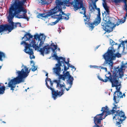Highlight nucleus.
<instances>
[{"instance_id": "nucleus-16", "label": "nucleus", "mask_w": 127, "mask_h": 127, "mask_svg": "<svg viewBox=\"0 0 127 127\" xmlns=\"http://www.w3.org/2000/svg\"><path fill=\"white\" fill-rule=\"evenodd\" d=\"M95 9L98 11V15L94 22L93 23L94 24V25H95V26H96L100 23L101 19L100 16V9L98 8H96Z\"/></svg>"}, {"instance_id": "nucleus-29", "label": "nucleus", "mask_w": 127, "mask_h": 127, "mask_svg": "<svg viewBox=\"0 0 127 127\" xmlns=\"http://www.w3.org/2000/svg\"><path fill=\"white\" fill-rule=\"evenodd\" d=\"M97 77L98 78V79L99 80L104 82V80L103 79H102L101 78L100 76H99V74H98L97 75Z\"/></svg>"}, {"instance_id": "nucleus-12", "label": "nucleus", "mask_w": 127, "mask_h": 127, "mask_svg": "<svg viewBox=\"0 0 127 127\" xmlns=\"http://www.w3.org/2000/svg\"><path fill=\"white\" fill-rule=\"evenodd\" d=\"M105 118V116H103L100 114L97 115L94 117V121L95 125L93 127H101L98 125L101 124V121Z\"/></svg>"}, {"instance_id": "nucleus-40", "label": "nucleus", "mask_w": 127, "mask_h": 127, "mask_svg": "<svg viewBox=\"0 0 127 127\" xmlns=\"http://www.w3.org/2000/svg\"><path fill=\"white\" fill-rule=\"evenodd\" d=\"M115 44L116 45H117V43H116L115 44Z\"/></svg>"}, {"instance_id": "nucleus-41", "label": "nucleus", "mask_w": 127, "mask_h": 127, "mask_svg": "<svg viewBox=\"0 0 127 127\" xmlns=\"http://www.w3.org/2000/svg\"><path fill=\"white\" fill-rule=\"evenodd\" d=\"M3 122V123H5V122H4V121H3V122Z\"/></svg>"}, {"instance_id": "nucleus-45", "label": "nucleus", "mask_w": 127, "mask_h": 127, "mask_svg": "<svg viewBox=\"0 0 127 127\" xmlns=\"http://www.w3.org/2000/svg\"><path fill=\"white\" fill-rule=\"evenodd\" d=\"M64 71L63 72V73H64Z\"/></svg>"}, {"instance_id": "nucleus-9", "label": "nucleus", "mask_w": 127, "mask_h": 127, "mask_svg": "<svg viewBox=\"0 0 127 127\" xmlns=\"http://www.w3.org/2000/svg\"><path fill=\"white\" fill-rule=\"evenodd\" d=\"M114 86L112 87H116V91L115 92L114 95L113 100L114 102L113 103V110L115 111L116 109H118V107L117 106V103H118L121 98H123V97H125V95L124 93L122 95V93L120 91L121 88V83L120 81L115 84Z\"/></svg>"}, {"instance_id": "nucleus-46", "label": "nucleus", "mask_w": 127, "mask_h": 127, "mask_svg": "<svg viewBox=\"0 0 127 127\" xmlns=\"http://www.w3.org/2000/svg\"><path fill=\"white\" fill-rule=\"evenodd\" d=\"M1 35L2 34V33H1Z\"/></svg>"}, {"instance_id": "nucleus-44", "label": "nucleus", "mask_w": 127, "mask_h": 127, "mask_svg": "<svg viewBox=\"0 0 127 127\" xmlns=\"http://www.w3.org/2000/svg\"><path fill=\"white\" fill-rule=\"evenodd\" d=\"M104 64H105V63H104V64H103V65H104Z\"/></svg>"}, {"instance_id": "nucleus-13", "label": "nucleus", "mask_w": 127, "mask_h": 127, "mask_svg": "<svg viewBox=\"0 0 127 127\" xmlns=\"http://www.w3.org/2000/svg\"><path fill=\"white\" fill-rule=\"evenodd\" d=\"M52 57L54 58V59L56 60L57 61L58 63L56 64H58L60 66H65L64 65V64H66V63L67 62L65 61V58L62 57H58L56 52H55L54 54H52Z\"/></svg>"}, {"instance_id": "nucleus-37", "label": "nucleus", "mask_w": 127, "mask_h": 127, "mask_svg": "<svg viewBox=\"0 0 127 127\" xmlns=\"http://www.w3.org/2000/svg\"><path fill=\"white\" fill-rule=\"evenodd\" d=\"M121 20V21H124V18L123 19H122L121 20Z\"/></svg>"}, {"instance_id": "nucleus-39", "label": "nucleus", "mask_w": 127, "mask_h": 127, "mask_svg": "<svg viewBox=\"0 0 127 127\" xmlns=\"http://www.w3.org/2000/svg\"><path fill=\"white\" fill-rule=\"evenodd\" d=\"M110 90L111 92H112V89H110Z\"/></svg>"}, {"instance_id": "nucleus-10", "label": "nucleus", "mask_w": 127, "mask_h": 127, "mask_svg": "<svg viewBox=\"0 0 127 127\" xmlns=\"http://www.w3.org/2000/svg\"><path fill=\"white\" fill-rule=\"evenodd\" d=\"M98 0H95V2H96ZM103 1L102 4L103 7L105 9V11L104 12V14L106 15L105 16V17L103 18V19L104 20L106 23L108 24V25L111 29V31H112L113 28L115 27V26L114 25L113 23H112L110 21V18L108 15L109 13V7L108 6L105 2L106 0H102Z\"/></svg>"}, {"instance_id": "nucleus-36", "label": "nucleus", "mask_w": 127, "mask_h": 127, "mask_svg": "<svg viewBox=\"0 0 127 127\" xmlns=\"http://www.w3.org/2000/svg\"><path fill=\"white\" fill-rule=\"evenodd\" d=\"M100 46V45H98L96 47V49H97L98 47H99Z\"/></svg>"}, {"instance_id": "nucleus-8", "label": "nucleus", "mask_w": 127, "mask_h": 127, "mask_svg": "<svg viewBox=\"0 0 127 127\" xmlns=\"http://www.w3.org/2000/svg\"><path fill=\"white\" fill-rule=\"evenodd\" d=\"M115 51L113 47H109L107 53L103 55V57L105 60V64H108L109 65L110 68H112L113 63V61L115 59L116 57L118 58L121 57V55L118 53L114 54Z\"/></svg>"}, {"instance_id": "nucleus-5", "label": "nucleus", "mask_w": 127, "mask_h": 127, "mask_svg": "<svg viewBox=\"0 0 127 127\" xmlns=\"http://www.w3.org/2000/svg\"><path fill=\"white\" fill-rule=\"evenodd\" d=\"M54 81L57 84V88L61 91H55L53 87V83L50 78H47L46 79V84L47 88L51 91L52 97L54 100H55L58 96L60 97L64 94V91L66 88H65L64 83H62L61 80H55Z\"/></svg>"}, {"instance_id": "nucleus-34", "label": "nucleus", "mask_w": 127, "mask_h": 127, "mask_svg": "<svg viewBox=\"0 0 127 127\" xmlns=\"http://www.w3.org/2000/svg\"><path fill=\"white\" fill-rule=\"evenodd\" d=\"M93 6L95 9L96 8V6L95 3H94L93 4Z\"/></svg>"}, {"instance_id": "nucleus-18", "label": "nucleus", "mask_w": 127, "mask_h": 127, "mask_svg": "<svg viewBox=\"0 0 127 127\" xmlns=\"http://www.w3.org/2000/svg\"><path fill=\"white\" fill-rule=\"evenodd\" d=\"M51 48H50L49 47V51H50V49H51L52 50L53 52V53L52 54H54L55 52H56L55 51V50L57 49V50L59 51H60V49L59 48H57V45L56 44H55L54 43H53L52 42V41H51ZM50 52V51L49 52L47 53L48 54Z\"/></svg>"}, {"instance_id": "nucleus-4", "label": "nucleus", "mask_w": 127, "mask_h": 127, "mask_svg": "<svg viewBox=\"0 0 127 127\" xmlns=\"http://www.w3.org/2000/svg\"><path fill=\"white\" fill-rule=\"evenodd\" d=\"M21 68V71L16 70L15 74L17 77L11 80L8 83L7 86L13 91L14 90L16 84L24 82L25 79L29 75L31 69L29 70V68L25 65H22Z\"/></svg>"}, {"instance_id": "nucleus-35", "label": "nucleus", "mask_w": 127, "mask_h": 127, "mask_svg": "<svg viewBox=\"0 0 127 127\" xmlns=\"http://www.w3.org/2000/svg\"><path fill=\"white\" fill-rule=\"evenodd\" d=\"M127 16V13H126V14L125 16L124 17V19H125V21L126 19V17Z\"/></svg>"}, {"instance_id": "nucleus-30", "label": "nucleus", "mask_w": 127, "mask_h": 127, "mask_svg": "<svg viewBox=\"0 0 127 127\" xmlns=\"http://www.w3.org/2000/svg\"><path fill=\"white\" fill-rule=\"evenodd\" d=\"M89 8L90 10L92 12L95 9L92 5L90 6H89Z\"/></svg>"}, {"instance_id": "nucleus-32", "label": "nucleus", "mask_w": 127, "mask_h": 127, "mask_svg": "<svg viewBox=\"0 0 127 127\" xmlns=\"http://www.w3.org/2000/svg\"><path fill=\"white\" fill-rule=\"evenodd\" d=\"M31 64L32 66H34L35 64L33 61H31Z\"/></svg>"}, {"instance_id": "nucleus-28", "label": "nucleus", "mask_w": 127, "mask_h": 127, "mask_svg": "<svg viewBox=\"0 0 127 127\" xmlns=\"http://www.w3.org/2000/svg\"><path fill=\"white\" fill-rule=\"evenodd\" d=\"M110 44L112 45H113L115 44V42L111 39L110 40Z\"/></svg>"}, {"instance_id": "nucleus-15", "label": "nucleus", "mask_w": 127, "mask_h": 127, "mask_svg": "<svg viewBox=\"0 0 127 127\" xmlns=\"http://www.w3.org/2000/svg\"><path fill=\"white\" fill-rule=\"evenodd\" d=\"M25 48L24 50L25 52L28 54L30 55V58L32 59L35 58V56L33 55V53L32 48H30L28 46H25Z\"/></svg>"}, {"instance_id": "nucleus-20", "label": "nucleus", "mask_w": 127, "mask_h": 127, "mask_svg": "<svg viewBox=\"0 0 127 127\" xmlns=\"http://www.w3.org/2000/svg\"><path fill=\"white\" fill-rule=\"evenodd\" d=\"M33 37L32 35H31L29 33H27L25 34L24 37L22 38V39H24V41L27 40H30V38H32Z\"/></svg>"}, {"instance_id": "nucleus-25", "label": "nucleus", "mask_w": 127, "mask_h": 127, "mask_svg": "<svg viewBox=\"0 0 127 127\" xmlns=\"http://www.w3.org/2000/svg\"><path fill=\"white\" fill-rule=\"evenodd\" d=\"M125 22V19H124V20L123 21H121V20H118V21L116 23V25L114 24L115 26L116 25H117V26H118L120 24H122L123 23H124Z\"/></svg>"}, {"instance_id": "nucleus-33", "label": "nucleus", "mask_w": 127, "mask_h": 127, "mask_svg": "<svg viewBox=\"0 0 127 127\" xmlns=\"http://www.w3.org/2000/svg\"><path fill=\"white\" fill-rule=\"evenodd\" d=\"M100 68H101V69H103L105 70V71H106V72L107 71V68L106 67H103L100 66Z\"/></svg>"}, {"instance_id": "nucleus-27", "label": "nucleus", "mask_w": 127, "mask_h": 127, "mask_svg": "<svg viewBox=\"0 0 127 127\" xmlns=\"http://www.w3.org/2000/svg\"><path fill=\"white\" fill-rule=\"evenodd\" d=\"M37 67L35 66H32L31 68L32 71L34 72L37 69Z\"/></svg>"}, {"instance_id": "nucleus-21", "label": "nucleus", "mask_w": 127, "mask_h": 127, "mask_svg": "<svg viewBox=\"0 0 127 127\" xmlns=\"http://www.w3.org/2000/svg\"><path fill=\"white\" fill-rule=\"evenodd\" d=\"M127 0H114V2L115 3L119 2H120L122 1L125 3V5L124 6V8L127 13Z\"/></svg>"}, {"instance_id": "nucleus-3", "label": "nucleus", "mask_w": 127, "mask_h": 127, "mask_svg": "<svg viewBox=\"0 0 127 127\" xmlns=\"http://www.w3.org/2000/svg\"><path fill=\"white\" fill-rule=\"evenodd\" d=\"M34 37L35 39H30L29 44L25 41H22L21 43V44L25 46H28L30 48H32V47L35 50L39 51L41 55L44 56V54H47L49 52L50 49L48 46H45L42 48L43 46L45 36L44 34L40 33L39 34L37 33L35 34Z\"/></svg>"}, {"instance_id": "nucleus-19", "label": "nucleus", "mask_w": 127, "mask_h": 127, "mask_svg": "<svg viewBox=\"0 0 127 127\" xmlns=\"http://www.w3.org/2000/svg\"><path fill=\"white\" fill-rule=\"evenodd\" d=\"M67 62L66 63V64H67L68 67H67L65 66H64V71H66L68 69H69V67H70L72 68V69H73V70L74 71H75L76 69V68H75L74 66L70 64L69 63V59L68 58L67 59Z\"/></svg>"}, {"instance_id": "nucleus-22", "label": "nucleus", "mask_w": 127, "mask_h": 127, "mask_svg": "<svg viewBox=\"0 0 127 127\" xmlns=\"http://www.w3.org/2000/svg\"><path fill=\"white\" fill-rule=\"evenodd\" d=\"M1 83H0V94H2L4 93L5 87L4 86L1 85Z\"/></svg>"}, {"instance_id": "nucleus-6", "label": "nucleus", "mask_w": 127, "mask_h": 127, "mask_svg": "<svg viewBox=\"0 0 127 127\" xmlns=\"http://www.w3.org/2000/svg\"><path fill=\"white\" fill-rule=\"evenodd\" d=\"M127 67V63L123 64L120 69L117 68L114 71L113 76L111 73L108 72L105 75V78L104 79V82H106L109 81L112 83V87L115 86V84L120 82L119 78H121L124 76L123 71L125 70Z\"/></svg>"}, {"instance_id": "nucleus-23", "label": "nucleus", "mask_w": 127, "mask_h": 127, "mask_svg": "<svg viewBox=\"0 0 127 127\" xmlns=\"http://www.w3.org/2000/svg\"><path fill=\"white\" fill-rule=\"evenodd\" d=\"M6 57L5 54L3 52L0 51V61H2V58H5Z\"/></svg>"}, {"instance_id": "nucleus-17", "label": "nucleus", "mask_w": 127, "mask_h": 127, "mask_svg": "<svg viewBox=\"0 0 127 127\" xmlns=\"http://www.w3.org/2000/svg\"><path fill=\"white\" fill-rule=\"evenodd\" d=\"M109 25L108 24L105 22H102L101 23V26H102L103 27L102 28L107 32H110L112 31L111 30V29L110 27L108 26Z\"/></svg>"}, {"instance_id": "nucleus-42", "label": "nucleus", "mask_w": 127, "mask_h": 127, "mask_svg": "<svg viewBox=\"0 0 127 127\" xmlns=\"http://www.w3.org/2000/svg\"><path fill=\"white\" fill-rule=\"evenodd\" d=\"M5 84H7V82H6V83H5Z\"/></svg>"}, {"instance_id": "nucleus-7", "label": "nucleus", "mask_w": 127, "mask_h": 127, "mask_svg": "<svg viewBox=\"0 0 127 127\" xmlns=\"http://www.w3.org/2000/svg\"><path fill=\"white\" fill-rule=\"evenodd\" d=\"M61 66L59 65L58 64H56L55 67L53 68V72L56 75L59 76V80H60L61 79H62L64 81L66 78H68L66 85L67 88L66 89V90L68 91L72 87L74 78L70 75L68 71H67L63 75H61L60 74L61 72V68L60 67Z\"/></svg>"}, {"instance_id": "nucleus-26", "label": "nucleus", "mask_w": 127, "mask_h": 127, "mask_svg": "<svg viewBox=\"0 0 127 127\" xmlns=\"http://www.w3.org/2000/svg\"><path fill=\"white\" fill-rule=\"evenodd\" d=\"M90 68H96L97 69H98L100 68V66H97L96 65H90Z\"/></svg>"}, {"instance_id": "nucleus-31", "label": "nucleus", "mask_w": 127, "mask_h": 127, "mask_svg": "<svg viewBox=\"0 0 127 127\" xmlns=\"http://www.w3.org/2000/svg\"><path fill=\"white\" fill-rule=\"evenodd\" d=\"M36 1H37L38 3H40L41 2L43 4H45L46 3V2H44V1L42 0H36Z\"/></svg>"}, {"instance_id": "nucleus-43", "label": "nucleus", "mask_w": 127, "mask_h": 127, "mask_svg": "<svg viewBox=\"0 0 127 127\" xmlns=\"http://www.w3.org/2000/svg\"><path fill=\"white\" fill-rule=\"evenodd\" d=\"M25 91H26V92H27V90L26 89L25 90Z\"/></svg>"}, {"instance_id": "nucleus-2", "label": "nucleus", "mask_w": 127, "mask_h": 127, "mask_svg": "<svg viewBox=\"0 0 127 127\" xmlns=\"http://www.w3.org/2000/svg\"><path fill=\"white\" fill-rule=\"evenodd\" d=\"M26 0H13L9 9V14L7 17L9 25H2L0 26V33L4 31L8 30L10 32L17 26H21L19 23H14L12 20L14 16L18 18H24L29 21V18L27 16V10L24 7Z\"/></svg>"}, {"instance_id": "nucleus-11", "label": "nucleus", "mask_w": 127, "mask_h": 127, "mask_svg": "<svg viewBox=\"0 0 127 127\" xmlns=\"http://www.w3.org/2000/svg\"><path fill=\"white\" fill-rule=\"evenodd\" d=\"M126 118L125 116L124 113L122 111H117L113 117V120L115 119L116 122V125L118 127H121L120 123L122 122V121L125 120Z\"/></svg>"}, {"instance_id": "nucleus-1", "label": "nucleus", "mask_w": 127, "mask_h": 127, "mask_svg": "<svg viewBox=\"0 0 127 127\" xmlns=\"http://www.w3.org/2000/svg\"><path fill=\"white\" fill-rule=\"evenodd\" d=\"M56 6L48 13L44 14H39L37 15L38 18L41 17L47 19L51 16L54 19H57L54 22H52L49 24L51 25H54L63 19L68 20L69 18L68 16L63 12L62 9L65 8V5L67 4L70 3L74 7V10L76 11L78 9L81 8L82 11L80 13L83 14L84 20L86 25L88 27L91 31L94 28V24L90 23V17L87 16L85 14V8L83 7L82 2L81 0H56Z\"/></svg>"}, {"instance_id": "nucleus-24", "label": "nucleus", "mask_w": 127, "mask_h": 127, "mask_svg": "<svg viewBox=\"0 0 127 127\" xmlns=\"http://www.w3.org/2000/svg\"><path fill=\"white\" fill-rule=\"evenodd\" d=\"M125 47V42L124 41H123L122 43H121L119 45L118 47V49H119L120 47H122V49H124Z\"/></svg>"}, {"instance_id": "nucleus-38", "label": "nucleus", "mask_w": 127, "mask_h": 127, "mask_svg": "<svg viewBox=\"0 0 127 127\" xmlns=\"http://www.w3.org/2000/svg\"><path fill=\"white\" fill-rule=\"evenodd\" d=\"M48 73H47L46 74V76H48Z\"/></svg>"}, {"instance_id": "nucleus-14", "label": "nucleus", "mask_w": 127, "mask_h": 127, "mask_svg": "<svg viewBox=\"0 0 127 127\" xmlns=\"http://www.w3.org/2000/svg\"><path fill=\"white\" fill-rule=\"evenodd\" d=\"M112 110L109 111V108L107 106H106L105 107H102L101 110L102 112L100 114L104 116H105V117L108 115H110L111 114H113L116 111L117 109L115 111L113 110V107H112Z\"/></svg>"}]
</instances>
